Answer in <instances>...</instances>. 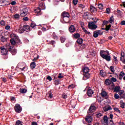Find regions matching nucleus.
I'll return each instance as SVG.
<instances>
[{
	"label": "nucleus",
	"instance_id": "8fccbe9b",
	"mask_svg": "<svg viewBox=\"0 0 125 125\" xmlns=\"http://www.w3.org/2000/svg\"><path fill=\"white\" fill-rule=\"evenodd\" d=\"M113 110L115 111V112H117V113H119V114H121V110L119 109L118 107H114Z\"/></svg>",
	"mask_w": 125,
	"mask_h": 125
},
{
	"label": "nucleus",
	"instance_id": "13d9d810",
	"mask_svg": "<svg viewBox=\"0 0 125 125\" xmlns=\"http://www.w3.org/2000/svg\"><path fill=\"white\" fill-rule=\"evenodd\" d=\"M113 60L115 64H118V63H119V62L118 61V58H117L116 57L114 56Z\"/></svg>",
	"mask_w": 125,
	"mask_h": 125
},
{
	"label": "nucleus",
	"instance_id": "4be33fe9",
	"mask_svg": "<svg viewBox=\"0 0 125 125\" xmlns=\"http://www.w3.org/2000/svg\"><path fill=\"white\" fill-rule=\"evenodd\" d=\"M111 83L112 81L109 79H107L104 81V84H106V85H111Z\"/></svg>",
	"mask_w": 125,
	"mask_h": 125
},
{
	"label": "nucleus",
	"instance_id": "473e14b6",
	"mask_svg": "<svg viewBox=\"0 0 125 125\" xmlns=\"http://www.w3.org/2000/svg\"><path fill=\"white\" fill-rule=\"evenodd\" d=\"M20 92L22 94L26 93L27 92V89L26 88H20Z\"/></svg>",
	"mask_w": 125,
	"mask_h": 125
},
{
	"label": "nucleus",
	"instance_id": "37998d69",
	"mask_svg": "<svg viewBox=\"0 0 125 125\" xmlns=\"http://www.w3.org/2000/svg\"><path fill=\"white\" fill-rule=\"evenodd\" d=\"M120 105H121V108H125V104L124 102V101L121 100L120 101Z\"/></svg>",
	"mask_w": 125,
	"mask_h": 125
},
{
	"label": "nucleus",
	"instance_id": "603ef678",
	"mask_svg": "<svg viewBox=\"0 0 125 125\" xmlns=\"http://www.w3.org/2000/svg\"><path fill=\"white\" fill-rule=\"evenodd\" d=\"M20 66V70H21V71H26L28 69V66H25L22 68Z\"/></svg>",
	"mask_w": 125,
	"mask_h": 125
},
{
	"label": "nucleus",
	"instance_id": "a878e982",
	"mask_svg": "<svg viewBox=\"0 0 125 125\" xmlns=\"http://www.w3.org/2000/svg\"><path fill=\"white\" fill-rule=\"evenodd\" d=\"M62 18L64 17H70V14H69V13H68L67 12H63L62 13Z\"/></svg>",
	"mask_w": 125,
	"mask_h": 125
},
{
	"label": "nucleus",
	"instance_id": "bb28decb",
	"mask_svg": "<svg viewBox=\"0 0 125 125\" xmlns=\"http://www.w3.org/2000/svg\"><path fill=\"white\" fill-rule=\"evenodd\" d=\"M36 66H37V65L36 64V62H33L30 63V68L32 70L35 69V68H36Z\"/></svg>",
	"mask_w": 125,
	"mask_h": 125
},
{
	"label": "nucleus",
	"instance_id": "774afa93",
	"mask_svg": "<svg viewBox=\"0 0 125 125\" xmlns=\"http://www.w3.org/2000/svg\"><path fill=\"white\" fill-rule=\"evenodd\" d=\"M62 97L63 99H66V98H67V95L66 94H63L62 95Z\"/></svg>",
	"mask_w": 125,
	"mask_h": 125
},
{
	"label": "nucleus",
	"instance_id": "393cba45",
	"mask_svg": "<svg viewBox=\"0 0 125 125\" xmlns=\"http://www.w3.org/2000/svg\"><path fill=\"white\" fill-rule=\"evenodd\" d=\"M97 100L99 103H101V102L103 101L104 99L103 98L101 97V96L97 95Z\"/></svg>",
	"mask_w": 125,
	"mask_h": 125
},
{
	"label": "nucleus",
	"instance_id": "c85d7f7f",
	"mask_svg": "<svg viewBox=\"0 0 125 125\" xmlns=\"http://www.w3.org/2000/svg\"><path fill=\"white\" fill-rule=\"evenodd\" d=\"M111 24H114L115 23V19H114V16H112L110 17V19L108 20V22Z\"/></svg>",
	"mask_w": 125,
	"mask_h": 125
},
{
	"label": "nucleus",
	"instance_id": "f3484780",
	"mask_svg": "<svg viewBox=\"0 0 125 125\" xmlns=\"http://www.w3.org/2000/svg\"><path fill=\"white\" fill-rule=\"evenodd\" d=\"M8 2L7 0H1L0 1V6H5V5H8Z\"/></svg>",
	"mask_w": 125,
	"mask_h": 125
},
{
	"label": "nucleus",
	"instance_id": "e2e57ef3",
	"mask_svg": "<svg viewBox=\"0 0 125 125\" xmlns=\"http://www.w3.org/2000/svg\"><path fill=\"white\" fill-rule=\"evenodd\" d=\"M98 8L99 9H103V4L102 3H100L98 5Z\"/></svg>",
	"mask_w": 125,
	"mask_h": 125
},
{
	"label": "nucleus",
	"instance_id": "cd10ccee",
	"mask_svg": "<svg viewBox=\"0 0 125 125\" xmlns=\"http://www.w3.org/2000/svg\"><path fill=\"white\" fill-rule=\"evenodd\" d=\"M104 112H107V111H109V110H112V107L110 105H108L107 106H105L103 108Z\"/></svg>",
	"mask_w": 125,
	"mask_h": 125
},
{
	"label": "nucleus",
	"instance_id": "6e6d98bb",
	"mask_svg": "<svg viewBox=\"0 0 125 125\" xmlns=\"http://www.w3.org/2000/svg\"><path fill=\"white\" fill-rule=\"evenodd\" d=\"M111 24H109L108 25H106L105 31H109V30L111 29Z\"/></svg>",
	"mask_w": 125,
	"mask_h": 125
},
{
	"label": "nucleus",
	"instance_id": "3c124183",
	"mask_svg": "<svg viewBox=\"0 0 125 125\" xmlns=\"http://www.w3.org/2000/svg\"><path fill=\"white\" fill-rule=\"evenodd\" d=\"M13 17L15 19H19L20 15H19L18 14H16L13 16Z\"/></svg>",
	"mask_w": 125,
	"mask_h": 125
},
{
	"label": "nucleus",
	"instance_id": "39448f33",
	"mask_svg": "<svg viewBox=\"0 0 125 125\" xmlns=\"http://www.w3.org/2000/svg\"><path fill=\"white\" fill-rule=\"evenodd\" d=\"M29 10L27 8H24L22 10H21V17H25L27 14Z\"/></svg>",
	"mask_w": 125,
	"mask_h": 125
},
{
	"label": "nucleus",
	"instance_id": "f257e3e1",
	"mask_svg": "<svg viewBox=\"0 0 125 125\" xmlns=\"http://www.w3.org/2000/svg\"><path fill=\"white\" fill-rule=\"evenodd\" d=\"M113 118H114V115L112 113L109 114V117H108L107 115L104 116L103 118L104 122L102 123V125H114Z\"/></svg>",
	"mask_w": 125,
	"mask_h": 125
},
{
	"label": "nucleus",
	"instance_id": "79ce46f5",
	"mask_svg": "<svg viewBox=\"0 0 125 125\" xmlns=\"http://www.w3.org/2000/svg\"><path fill=\"white\" fill-rule=\"evenodd\" d=\"M73 37L75 39H79L81 37V35L79 33H76L73 35Z\"/></svg>",
	"mask_w": 125,
	"mask_h": 125
},
{
	"label": "nucleus",
	"instance_id": "c9c22d12",
	"mask_svg": "<svg viewBox=\"0 0 125 125\" xmlns=\"http://www.w3.org/2000/svg\"><path fill=\"white\" fill-rule=\"evenodd\" d=\"M83 40L82 38H79L77 40V42L79 43V44H82L83 43Z\"/></svg>",
	"mask_w": 125,
	"mask_h": 125
},
{
	"label": "nucleus",
	"instance_id": "338daca9",
	"mask_svg": "<svg viewBox=\"0 0 125 125\" xmlns=\"http://www.w3.org/2000/svg\"><path fill=\"white\" fill-rule=\"evenodd\" d=\"M0 24L1 25V26H4L5 25V22L3 20H1L0 21Z\"/></svg>",
	"mask_w": 125,
	"mask_h": 125
},
{
	"label": "nucleus",
	"instance_id": "69168bd1",
	"mask_svg": "<svg viewBox=\"0 0 125 125\" xmlns=\"http://www.w3.org/2000/svg\"><path fill=\"white\" fill-rule=\"evenodd\" d=\"M58 78V79H63V78H64V76L62 75V73H59Z\"/></svg>",
	"mask_w": 125,
	"mask_h": 125
},
{
	"label": "nucleus",
	"instance_id": "5701e85b",
	"mask_svg": "<svg viewBox=\"0 0 125 125\" xmlns=\"http://www.w3.org/2000/svg\"><path fill=\"white\" fill-rule=\"evenodd\" d=\"M70 104L71 105L72 108H75L77 105V101L75 100H72L70 102Z\"/></svg>",
	"mask_w": 125,
	"mask_h": 125
},
{
	"label": "nucleus",
	"instance_id": "09e8293b",
	"mask_svg": "<svg viewBox=\"0 0 125 125\" xmlns=\"http://www.w3.org/2000/svg\"><path fill=\"white\" fill-rule=\"evenodd\" d=\"M109 23V21H104L103 22L102 27H104L105 25H107Z\"/></svg>",
	"mask_w": 125,
	"mask_h": 125
},
{
	"label": "nucleus",
	"instance_id": "c03bdc74",
	"mask_svg": "<svg viewBox=\"0 0 125 125\" xmlns=\"http://www.w3.org/2000/svg\"><path fill=\"white\" fill-rule=\"evenodd\" d=\"M102 116H103V114L102 113L99 112L96 114V118H98V119H99V118L102 117Z\"/></svg>",
	"mask_w": 125,
	"mask_h": 125
},
{
	"label": "nucleus",
	"instance_id": "4c0bfd02",
	"mask_svg": "<svg viewBox=\"0 0 125 125\" xmlns=\"http://www.w3.org/2000/svg\"><path fill=\"white\" fill-rule=\"evenodd\" d=\"M48 94L49 98L51 99L52 97H53V92H51V91L48 92Z\"/></svg>",
	"mask_w": 125,
	"mask_h": 125
},
{
	"label": "nucleus",
	"instance_id": "412c9836",
	"mask_svg": "<svg viewBox=\"0 0 125 125\" xmlns=\"http://www.w3.org/2000/svg\"><path fill=\"white\" fill-rule=\"evenodd\" d=\"M30 29H30V26H29L28 25H24L23 26V30L25 32H29Z\"/></svg>",
	"mask_w": 125,
	"mask_h": 125
},
{
	"label": "nucleus",
	"instance_id": "a18cd8bd",
	"mask_svg": "<svg viewBox=\"0 0 125 125\" xmlns=\"http://www.w3.org/2000/svg\"><path fill=\"white\" fill-rule=\"evenodd\" d=\"M10 42L11 43V44H12V45H14L16 43V42L13 39H11L10 40Z\"/></svg>",
	"mask_w": 125,
	"mask_h": 125
},
{
	"label": "nucleus",
	"instance_id": "a19ab883",
	"mask_svg": "<svg viewBox=\"0 0 125 125\" xmlns=\"http://www.w3.org/2000/svg\"><path fill=\"white\" fill-rule=\"evenodd\" d=\"M125 93V91L124 90H120L119 91H118V94H119L120 97L122 96V95Z\"/></svg>",
	"mask_w": 125,
	"mask_h": 125
},
{
	"label": "nucleus",
	"instance_id": "5fc2aeb1",
	"mask_svg": "<svg viewBox=\"0 0 125 125\" xmlns=\"http://www.w3.org/2000/svg\"><path fill=\"white\" fill-rule=\"evenodd\" d=\"M22 122H21L20 120H17L16 122V125H22Z\"/></svg>",
	"mask_w": 125,
	"mask_h": 125
},
{
	"label": "nucleus",
	"instance_id": "a211bd4d",
	"mask_svg": "<svg viewBox=\"0 0 125 125\" xmlns=\"http://www.w3.org/2000/svg\"><path fill=\"white\" fill-rule=\"evenodd\" d=\"M10 38L11 40H18V36L17 35L14 34V33H12L10 35Z\"/></svg>",
	"mask_w": 125,
	"mask_h": 125
},
{
	"label": "nucleus",
	"instance_id": "9b49d317",
	"mask_svg": "<svg viewBox=\"0 0 125 125\" xmlns=\"http://www.w3.org/2000/svg\"><path fill=\"white\" fill-rule=\"evenodd\" d=\"M92 115H88L86 116L85 118V121L87 123H91V121H92Z\"/></svg>",
	"mask_w": 125,
	"mask_h": 125
},
{
	"label": "nucleus",
	"instance_id": "7ed1b4c3",
	"mask_svg": "<svg viewBox=\"0 0 125 125\" xmlns=\"http://www.w3.org/2000/svg\"><path fill=\"white\" fill-rule=\"evenodd\" d=\"M95 111H96V107L93 104H91L87 111V114L88 115H92V113Z\"/></svg>",
	"mask_w": 125,
	"mask_h": 125
},
{
	"label": "nucleus",
	"instance_id": "72a5a7b5",
	"mask_svg": "<svg viewBox=\"0 0 125 125\" xmlns=\"http://www.w3.org/2000/svg\"><path fill=\"white\" fill-rule=\"evenodd\" d=\"M37 26H41V24H36L34 22H31L30 24V27H31V28H35Z\"/></svg>",
	"mask_w": 125,
	"mask_h": 125
},
{
	"label": "nucleus",
	"instance_id": "ea45409f",
	"mask_svg": "<svg viewBox=\"0 0 125 125\" xmlns=\"http://www.w3.org/2000/svg\"><path fill=\"white\" fill-rule=\"evenodd\" d=\"M60 41L61 43H63V42H65V41H66V38H65V37H61L60 38Z\"/></svg>",
	"mask_w": 125,
	"mask_h": 125
},
{
	"label": "nucleus",
	"instance_id": "bf43d9fd",
	"mask_svg": "<svg viewBox=\"0 0 125 125\" xmlns=\"http://www.w3.org/2000/svg\"><path fill=\"white\" fill-rule=\"evenodd\" d=\"M110 81H111V83H116V82H117V78L112 77V78H111Z\"/></svg>",
	"mask_w": 125,
	"mask_h": 125
},
{
	"label": "nucleus",
	"instance_id": "b1692460",
	"mask_svg": "<svg viewBox=\"0 0 125 125\" xmlns=\"http://www.w3.org/2000/svg\"><path fill=\"white\" fill-rule=\"evenodd\" d=\"M121 89V86L118 85V86H115V87L113 89V90L114 92H118V91H120Z\"/></svg>",
	"mask_w": 125,
	"mask_h": 125
},
{
	"label": "nucleus",
	"instance_id": "20e7f679",
	"mask_svg": "<svg viewBox=\"0 0 125 125\" xmlns=\"http://www.w3.org/2000/svg\"><path fill=\"white\" fill-rule=\"evenodd\" d=\"M88 28L91 30H95L97 29V25L93 21L89 22L88 24Z\"/></svg>",
	"mask_w": 125,
	"mask_h": 125
},
{
	"label": "nucleus",
	"instance_id": "f704fd0d",
	"mask_svg": "<svg viewBox=\"0 0 125 125\" xmlns=\"http://www.w3.org/2000/svg\"><path fill=\"white\" fill-rule=\"evenodd\" d=\"M52 37L54 40H58V36H57V35H56L55 32H53Z\"/></svg>",
	"mask_w": 125,
	"mask_h": 125
},
{
	"label": "nucleus",
	"instance_id": "e433bc0d",
	"mask_svg": "<svg viewBox=\"0 0 125 125\" xmlns=\"http://www.w3.org/2000/svg\"><path fill=\"white\" fill-rule=\"evenodd\" d=\"M41 11H42V9H41V8L40 7H38L35 9V12L36 13H40Z\"/></svg>",
	"mask_w": 125,
	"mask_h": 125
},
{
	"label": "nucleus",
	"instance_id": "ddd939ff",
	"mask_svg": "<svg viewBox=\"0 0 125 125\" xmlns=\"http://www.w3.org/2000/svg\"><path fill=\"white\" fill-rule=\"evenodd\" d=\"M83 80L84 81H86V80H88L89 78H90V74L89 72L88 73H83Z\"/></svg>",
	"mask_w": 125,
	"mask_h": 125
},
{
	"label": "nucleus",
	"instance_id": "49530a36",
	"mask_svg": "<svg viewBox=\"0 0 125 125\" xmlns=\"http://www.w3.org/2000/svg\"><path fill=\"white\" fill-rule=\"evenodd\" d=\"M24 27H20L19 29V32H20V34H23V33H24Z\"/></svg>",
	"mask_w": 125,
	"mask_h": 125
},
{
	"label": "nucleus",
	"instance_id": "aec40b11",
	"mask_svg": "<svg viewBox=\"0 0 125 125\" xmlns=\"http://www.w3.org/2000/svg\"><path fill=\"white\" fill-rule=\"evenodd\" d=\"M90 11L91 12V13H94L95 12H96L97 11V10L96 9V8H95L94 6H90Z\"/></svg>",
	"mask_w": 125,
	"mask_h": 125
},
{
	"label": "nucleus",
	"instance_id": "2f4dec72",
	"mask_svg": "<svg viewBox=\"0 0 125 125\" xmlns=\"http://www.w3.org/2000/svg\"><path fill=\"white\" fill-rule=\"evenodd\" d=\"M79 50H82V49H84L85 48V44H80L79 45Z\"/></svg>",
	"mask_w": 125,
	"mask_h": 125
},
{
	"label": "nucleus",
	"instance_id": "6ab92c4d",
	"mask_svg": "<svg viewBox=\"0 0 125 125\" xmlns=\"http://www.w3.org/2000/svg\"><path fill=\"white\" fill-rule=\"evenodd\" d=\"M41 9H42V10H44L45 9V5H44V4L42 3V2H41L39 3V7Z\"/></svg>",
	"mask_w": 125,
	"mask_h": 125
},
{
	"label": "nucleus",
	"instance_id": "f8f14e48",
	"mask_svg": "<svg viewBox=\"0 0 125 125\" xmlns=\"http://www.w3.org/2000/svg\"><path fill=\"white\" fill-rule=\"evenodd\" d=\"M70 33H75L76 32V26L74 25H71L69 27Z\"/></svg>",
	"mask_w": 125,
	"mask_h": 125
},
{
	"label": "nucleus",
	"instance_id": "2eb2a0df",
	"mask_svg": "<svg viewBox=\"0 0 125 125\" xmlns=\"http://www.w3.org/2000/svg\"><path fill=\"white\" fill-rule=\"evenodd\" d=\"M82 72H83V74L89 73V68L86 66H84L82 68Z\"/></svg>",
	"mask_w": 125,
	"mask_h": 125
},
{
	"label": "nucleus",
	"instance_id": "f03ea898",
	"mask_svg": "<svg viewBox=\"0 0 125 125\" xmlns=\"http://www.w3.org/2000/svg\"><path fill=\"white\" fill-rule=\"evenodd\" d=\"M100 55L102 58L105 59L106 61L109 62L111 61V55L108 50H101L100 51Z\"/></svg>",
	"mask_w": 125,
	"mask_h": 125
},
{
	"label": "nucleus",
	"instance_id": "4468645a",
	"mask_svg": "<svg viewBox=\"0 0 125 125\" xmlns=\"http://www.w3.org/2000/svg\"><path fill=\"white\" fill-rule=\"evenodd\" d=\"M103 98H105L107 99L108 98V93L105 91H102L101 93Z\"/></svg>",
	"mask_w": 125,
	"mask_h": 125
},
{
	"label": "nucleus",
	"instance_id": "c756f323",
	"mask_svg": "<svg viewBox=\"0 0 125 125\" xmlns=\"http://www.w3.org/2000/svg\"><path fill=\"white\" fill-rule=\"evenodd\" d=\"M62 18V20H63L64 23H68V22H69L70 20V17H63Z\"/></svg>",
	"mask_w": 125,
	"mask_h": 125
},
{
	"label": "nucleus",
	"instance_id": "0e129e2a",
	"mask_svg": "<svg viewBox=\"0 0 125 125\" xmlns=\"http://www.w3.org/2000/svg\"><path fill=\"white\" fill-rule=\"evenodd\" d=\"M110 85H111L112 89H114V88H115V83H114V82H111V83H110Z\"/></svg>",
	"mask_w": 125,
	"mask_h": 125
},
{
	"label": "nucleus",
	"instance_id": "0eeeda50",
	"mask_svg": "<svg viewBox=\"0 0 125 125\" xmlns=\"http://www.w3.org/2000/svg\"><path fill=\"white\" fill-rule=\"evenodd\" d=\"M1 54L2 55L3 54H7L8 52V48H6L4 46H1L0 47Z\"/></svg>",
	"mask_w": 125,
	"mask_h": 125
},
{
	"label": "nucleus",
	"instance_id": "de8ad7c7",
	"mask_svg": "<svg viewBox=\"0 0 125 125\" xmlns=\"http://www.w3.org/2000/svg\"><path fill=\"white\" fill-rule=\"evenodd\" d=\"M2 55H3L2 56L3 59H4L5 60H6V59H7L8 58V54H3Z\"/></svg>",
	"mask_w": 125,
	"mask_h": 125
},
{
	"label": "nucleus",
	"instance_id": "052dcab7",
	"mask_svg": "<svg viewBox=\"0 0 125 125\" xmlns=\"http://www.w3.org/2000/svg\"><path fill=\"white\" fill-rule=\"evenodd\" d=\"M110 69L111 72H112V73H114V72H115V67L113 66H111L110 67Z\"/></svg>",
	"mask_w": 125,
	"mask_h": 125
},
{
	"label": "nucleus",
	"instance_id": "58836bf2",
	"mask_svg": "<svg viewBox=\"0 0 125 125\" xmlns=\"http://www.w3.org/2000/svg\"><path fill=\"white\" fill-rule=\"evenodd\" d=\"M60 83V80L59 79H57L54 81V84L55 85H58Z\"/></svg>",
	"mask_w": 125,
	"mask_h": 125
},
{
	"label": "nucleus",
	"instance_id": "1a4fd4ad",
	"mask_svg": "<svg viewBox=\"0 0 125 125\" xmlns=\"http://www.w3.org/2000/svg\"><path fill=\"white\" fill-rule=\"evenodd\" d=\"M8 51L11 52V54L12 55H15L16 53H17V50L15 49L14 47H12L11 46H10L9 48H8Z\"/></svg>",
	"mask_w": 125,
	"mask_h": 125
},
{
	"label": "nucleus",
	"instance_id": "9d476101",
	"mask_svg": "<svg viewBox=\"0 0 125 125\" xmlns=\"http://www.w3.org/2000/svg\"><path fill=\"white\" fill-rule=\"evenodd\" d=\"M93 93H94V91H93V90L91 89H88L87 90L86 94L89 97H92V94H93Z\"/></svg>",
	"mask_w": 125,
	"mask_h": 125
},
{
	"label": "nucleus",
	"instance_id": "864d4df0",
	"mask_svg": "<svg viewBox=\"0 0 125 125\" xmlns=\"http://www.w3.org/2000/svg\"><path fill=\"white\" fill-rule=\"evenodd\" d=\"M75 86H76L75 85V84H72L69 85L68 88L69 89H72V88H74V87Z\"/></svg>",
	"mask_w": 125,
	"mask_h": 125
},
{
	"label": "nucleus",
	"instance_id": "7c9ffc66",
	"mask_svg": "<svg viewBox=\"0 0 125 125\" xmlns=\"http://www.w3.org/2000/svg\"><path fill=\"white\" fill-rule=\"evenodd\" d=\"M82 30L85 33V34H86L87 35H88V36H90V32L87 31V30L84 28V27H82Z\"/></svg>",
	"mask_w": 125,
	"mask_h": 125
},
{
	"label": "nucleus",
	"instance_id": "dca6fc26",
	"mask_svg": "<svg viewBox=\"0 0 125 125\" xmlns=\"http://www.w3.org/2000/svg\"><path fill=\"white\" fill-rule=\"evenodd\" d=\"M100 75L103 78H106L107 77V73L104 70H101L100 71Z\"/></svg>",
	"mask_w": 125,
	"mask_h": 125
},
{
	"label": "nucleus",
	"instance_id": "423d86ee",
	"mask_svg": "<svg viewBox=\"0 0 125 125\" xmlns=\"http://www.w3.org/2000/svg\"><path fill=\"white\" fill-rule=\"evenodd\" d=\"M14 109L16 113H19L21 112H22V107L19 104H16L14 106Z\"/></svg>",
	"mask_w": 125,
	"mask_h": 125
},
{
	"label": "nucleus",
	"instance_id": "6e6552de",
	"mask_svg": "<svg viewBox=\"0 0 125 125\" xmlns=\"http://www.w3.org/2000/svg\"><path fill=\"white\" fill-rule=\"evenodd\" d=\"M102 36L103 35V32H101L100 30H96L94 31L93 36L94 38H98V36Z\"/></svg>",
	"mask_w": 125,
	"mask_h": 125
},
{
	"label": "nucleus",
	"instance_id": "4d7b16f0",
	"mask_svg": "<svg viewBox=\"0 0 125 125\" xmlns=\"http://www.w3.org/2000/svg\"><path fill=\"white\" fill-rule=\"evenodd\" d=\"M1 42H6V38L4 37V36H2L0 39Z\"/></svg>",
	"mask_w": 125,
	"mask_h": 125
},
{
	"label": "nucleus",
	"instance_id": "680f3d73",
	"mask_svg": "<svg viewBox=\"0 0 125 125\" xmlns=\"http://www.w3.org/2000/svg\"><path fill=\"white\" fill-rule=\"evenodd\" d=\"M114 98L115 99H119V98H121L120 97V95H119V94L116 93L114 94Z\"/></svg>",
	"mask_w": 125,
	"mask_h": 125
}]
</instances>
